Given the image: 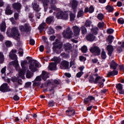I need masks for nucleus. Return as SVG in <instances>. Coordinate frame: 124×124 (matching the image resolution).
<instances>
[{"label": "nucleus", "instance_id": "nucleus-1", "mask_svg": "<svg viewBox=\"0 0 124 124\" xmlns=\"http://www.w3.org/2000/svg\"><path fill=\"white\" fill-rule=\"evenodd\" d=\"M56 2L57 1L56 0H51V5L50 10H49V13H52V12H53V10L54 11L56 10L57 13L56 14V17L57 19H63V20H67V19H68V11L63 12L62 10H61V9H57L55 5H54Z\"/></svg>", "mask_w": 124, "mask_h": 124}, {"label": "nucleus", "instance_id": "nucleus-2", "mask_svg": "<svg viewBox=\"0 0 124 124\" xmlns=\"http://www.w3.org/2000/svg\"><path fill=\"white\" fill-rule=\"evenodd\" d=\"M10 65H14L15 66L16 70L17 71H19L18 75L19 77L21 78H24V76H25V73H26V71H27V65H28V61L26 60H24L23 61H21V66L22 68V70H20V65H19V62H18V60L16 61H13L10 62Z\"/></svg>", "mask_w": 124, "mask_h": 124}, {"label": "nucleus", "instance_id": "nucleus-3", "mask_svg": "<svg viewBox=\"0 0 124 124\" xmlns=\"http://www.w3.org/2000/svg\"><path fill=\"white\" fill-rule=\"evenodd\" d=\"M6 33L9 37H14L16 40L20 41V33H19L18 29L16 27L13 28L10 33L7 31Z\"/></svg>", "mask_w": 124, "mask_h": 124}, {"label": "nucleus", "instance_id": "nucleus-4", "mask_svg": "<svg viewBox=\"0 0 124 124\" xmlns=\"http://www.w3.org/2000/svg\"><path fill=\"white\" fill-rule=\"evenodd\" d=\"M53 51L56 52L57 54H59L62 52V43L59 41V40H56L55 43L54 44Z\"/></svg>", "mask_w": 124, "mask_h": 124}, {"label": "nucleus", "instance_id": "nucleus-5", "mask_svg": "<svg viewBox=\"0 0 124 124\" xmlns=\"http://www.w3.org/2000/svg\"><path fill=\"white\" fill-rule=\"evenodd\" d=\"M36 67H39V63L35 60H31L30 61L29 69L32 72H35L37 70Z\"/></svg>", "mask_w": 124, "mask_h": 124}, {"label": "nucleus", "instance_id": "nucleus-6", "mask_svg": "<svg viewBox=\"0 0 124 124\" xmlns=\"http://www.w3.org/2000/svg\"><path fill=\"white\" fill-rule=\"evenodd\" d=\"M91 32L93 34L90 33L86 37V39L88 41H93L94 40V38H95V36H94V35H96V34H97V31H96L94 29H93L91 30Z\"/></svg>", "mask_w": 124, "mask_h": 124}, {"label": "nucleus", "instance_id": "nucleus-7", "mask_svg": "<svg viewBox=\"0 0 124 124\" xmlns=\"http://www.w3.org/2000/svg\"><path fill=\"white\" fill-rule=\"evenodd\" d=\"M62 35L64 38H71L73 36V32L70 30V28L68 27L66 30L63 31Z\"/></svg>", "mask_w": 124, "mask_h": 124}, {"label": "nucleus", "instance_id": "nucleus-8", "mask_svg": "<svg viewBox=\"0 0 124 124\" xmlns=\"http://www.w3.org/2000/svg\"><path fill=\"white\" fill-rule=\"evenodd\" d=\"M105 82V79L103 78L102 77L97 76L95 78L94 83L98 84L100 88H102L104 86V83Z\"/></svg>", "mask_w": 124, "mask_h": 124}, {"label": "nucleus", "instance_id": "nucleus-9", "mask_svg": "<svg viewBox=\"0 0 124 124\" xmlns=\"http://www.w3.org/2000/svg\"><path fill=\"white\" fill-rule=\"evenodd\" d=\"M90 52L95 55V56H98L100 55L101 50L99 47L97 46H92L90 49Z\"/></svg>", "mask_w": 124, "mask_h": 124}, {"label": "nucleus", "instance_id": "nucleus-10", "mask_svg": "<svg viewBox=\"0 0 124 124\" xmlns=\"http://www.w3.org/2000/svg\"><path fill=\"white\" fill-rule=\"evenodd\" d=\"M0 91L2 93H7V92H10L11 90L7 83H3L0 87Z\"/></svg>", "mask_w": 124, "mask_h": 124}, {"label": "nucleus", "instance_id": "nucleus-11", "mask_svg": "<svg viewBox=\"0 0 124 124\" xmlns=\"http://www.w3.org/2000/svg\"><path fill=\"white\" fill-rule=\"evenodd\" d=\"M72 29L75 36H78L80 35V31H81L80 28L78 27V26H75L73 27Z\"/></svg>", "mask_w": 124, "mask_h": 124}, {"label": "nucleus", "instance_id": "nucleus-12", "mask_svg": "<svg viewBox=\"0 0 124 124\" xmlns=\"http://www.w3.org/2000/svg\"><path fill=\"white\" fill-rule=\"evenodd\" d=\"M16 53H17L16 49H13L10 52L9 57L12 60H17V55L15 54Z\"/></svg>", "mask_w": 124, "mask_h": 124}, {"label": "nucleus", "instance_id": "nucleus-13", "mask_svg": "<svg viewBox=\"0 0 124 124\" xmlns=\"http://www.w3.org/2000/svg\"><path fill=\"white\" fill-rule=\"evenodd\" d=\"M107 50L108 52V56L111 57L113 52H114V46L111 45H108L107 46Z\"/></svg>", "mask_w": 124, "mask_h": 124}, {"label": "nucleus", "instance_id": "nucleus-14", "mask_svg": "<svg viewBox=\"0 0 124 124\" xmlns=\"http://www.w3.org/2000/svg\"><path fill=\"white\" fill-rule=\"evenodd\" d=\"M64 46L66 52H68V53L72 52V45L70 43H66Z\"/></svg>", "mask_w": 124, "mask_h": 124}, {"label": "nucleus", "instance_id": "nucleus-15", "mask_svg": "<svg viewBox=\"0 0 124 124\" xmlns=\"http://www.w3.org/2000/svg\"><path fill=\"white\" fill-rule=\"evenodd\" d=\"M68 66H69V62L67 61H63L61 62L60 67L62 69H67V68H68Z\"/></svg>", "mask_w": 124, "mask_h": 124}, {"label": "nucleus", "instance_id": "nucleus-16", "mask_svg": "<svg viewBox=\"0 0 124 124\" xmlns=\"http://www.w3.org/2000/svg\"><path fill=\"white\" fill-rule=\"evenodd\" d=\"M33 5V9L35 11H39L40 9H39V5H38V3H37V1L36 0H34L32 3Z\"/></svg>", "mask_w": 124, "mask_h": 124}, {"label": "nucleus", "instance_id": "nucleus-17", "mask_svg": "<svg viewBox=\"0 0 124 124\" xmlns=\"http://www.w3.org/2000/svg\"><path fill=\"white\" fill-rule=\"evenodd\" d=\"M13 13V11L11 10V7L10 4L7 5L5 10V14L7 15H11Z\"/></svg>", "mask_w": 124, "mask_h": 124}, {"label": "nucleus", "instance_id": "nucleus-18", "mask_svg": "<svg viewBox=\"0 0 124 124\" xmlns=\"http://www.w3.org/2000/svg\"><path fill=\"white\" fill-rule=\"evenodd\" d=\"M12 7H13L14 9H16V10H20L21 7H22V5L20 3H14L12 4Z\"/></svg>", "mask_w": 124, "mask_h": 124}, {"label": "nucleus", "instance_id": "nucleus-19", "mask_svg": "<svg viewBox=\"0 0 124 124\" xmlns=\"http://www.w3.org/2000/svg\"><path fill=\"white\" fill-rule=\"evenodd\" d=\"M66 114L69 117H72L75 115V110L73 109L67 110L66 111Z\"/></svg>", "mask_w": 124, "mask_h": 124}, {"label": "nucleus", "instance_id": "nucleus-20", "mask_svg": "<svg viewBox=\"0 0 124 124\" xmlns=\"http://www.w3.org/2000/svg\"><path fill=\"white\" fill-rule=\"evenodd\" d=\"M41 77L44 81H46L47 78H49V73L43 71L41 75Z\"/></svg>", "mask_w": 124, "mask_h": 124}, {"label": "nucleus", "instance_id": "nucleus-21", "mask_svg": "<svg viewBox=\"0 0 124 124\" xmlns=\"http://www.w3.org/2000/svg\"><path fill=\"white\" fill-rule=\"evenodd\" d=\"M70 3L72 5V8L75 9L78 6V1L76 0H71Z\"/></svg>", "mask_w": 124, "mask_h": 124}, {"label": "nucleus", "instance_id": "nucleus-22", "mask_svg": "<svg viewBox=\"0 0 124 124\" xmlns=\"http://www.w3.org/2000/svg\"><path fill=\"white\" fill-rule=\"evenodd\" d=\"M94 11V9L93 8V6H91L89 8L86 7L85 8L84 12L85 13H87L88 12H89V13H93Z\"/></svg>", "mask_w": 124, "mask_h": 124}, {"label": "nucleus", "instance_id": "nucleus-23", "mask_svg": "<svg viewBox=\"0 0 124 124\" xmlns=\"http://www.w3.org/2000/svg\"><path fill=\"white\" fill-rule=\"evenodd\" d=\"M0 31H3V32H4V31H5L6 30V24H5V22H3L0 25Z\"/></svg>", "mask_w": 124, "mask_h": 124}, {"label": "nucleus", "instance_id": "nucleus-24", "mask_svg": "<svg viewBox=\"0 0 124 124\" xmlns=\"http://www.w3.org/2000/svg\"><path fill=\"white\" fill-rule=\"evenodd\" d=\"M57 67V64L56 63L51 62L50 63L48 66V69L49 70H55Z\"/></svg>", "mask_w": 124, "mask_h": 124}, {"label": "nucleus", "instance_id": "nucleus-25", "mask_svg": "<svg viewBox=\"0 0 124 124\" xmlns=\"http://www.w3.org/2000/svg\"><path fill=\"white\" fill-rule=\"evenodd\" d=\"M118 73H119V72L116 70L108 72L107 74V77H110V76H115V75H118Z\"/></svg>", "mask_w": 124, "mask_h": 124}, {"label": "nucleus", "instance_id": "nucleus-26", "mask_svg": "<svg viewBox=\"0 0 124 124\" xmlns=\"http://www.w3.org/2000/svg\"><path fill=\"white\" fill-rule=\"evenodd\" d=\"M110 68L111 69H117V66H118V64L115 62L114 61H112L110 64Z\"/></svg>", "mask_w": 124, "mask_h": 124}, {"label": "nucleus", "instance_id": "nucleus-27", "mask_svg": "<svg viewBox=\"0 0 124 124\" xmlns=\"http://www.w3.org/2000/svg\"><path fill=\"white\" fill-rule=\"evenodd\" d=\"M107 41L108 42V44H111L113 41H114V37L111 35H109L108 37Z\"/></svg>", "mask_w": 124, "mask_h": 124}, {"label": "nucleus", "instance_id": "nucleus-28", "mask_svg": "<svg viewBox=\"0 0 124 124\" xmlns=\"http://www.w3.org/2000/svg\"><path fill=\"white\" fill-rule=\"evenodd\" d=\"M54 20V16H49L46 19V22L47 24H51Z\"/></svg>", "mask_w": 124, "mask_h": 124}, {"label": "nucleus", "instance_id": "nucleus-29", "mask_svg": "<svg viewBox=\"0 0 124 124\" xmlns=\"http://www.w3.org/2000/svg\"><path fill=\"white\" fill-rule=\"evenodd\" d=\"M24 27L25 28L26 31H31V27L30 25L28 23H25L24 24Z\"/></svg>", "mask_w": 124, "mask_h": 124}, {"label": "nucleus", "instance_id": "nucleus-30", "mask_svg": "<svg viewBox=\"0 0 124 124\" xmlns=\"http://www.w3.org/2000/svg\"><path fill=\"white\" fill-rule=\"evenodd\" d=\"M4 62V55L2 52H0V63H3Z\"/></svg>", "mask_w": 124, "mask_h": 124}, {"label": "nucleus", "instance_id": "nucleus-31", "mask_svg": "<svg viewBox=\"0 0 124 124\" xmlns=\"http://www.w3.org/2000/svg\"><path fill=\"white\" fill-rule=\"evenodd\" d=\"M46 25L45 23H42L39 26V30H40V32H42V31H43V29H44V27Z\"/></svg>", "mask_w": 124, "mask_h": 124}, {"label": "nucleus", "instance_id": "nucleus-32", "mask_svg": "<svg viewBox=\"0 0 124 124\" xmlns=\"http://www.w3.org/2000/svg\"><path fill=\"white\" fill-rule=\"evenodd\" d=\"M41 79H42V78H41V75L40 76H38L34 80V85H39L37 84L36 82H40L41 81Z\"/></svg>", "mask_w": 124, "mask_h": 124}, {"label": "nucleus", "instance_id": "nucleus-33", "mask_svg": "<svg viewBox=\"0 0 124 124\" xmlns=\"http://www.w3.org/2000/svg\"><path fill=\"white\" fill-rule=\"evenodd\" d=\"M101 57L103 60H105V59L107 58V56L106 55V52H105V51L103 50L102 51L101 54Z\"/></svg>", "mask_w": 124, "mask_h": 124}, {"label": "nucleus", "instance_id": "nucleus-34", "mask_svg": "<svg viewBox=\"0 0 124 124\" xmlns=\"http://www.w3.org/2000/svg\"><path fill=\"white\" fill-rule=\"evenodd\" d=\"M81 32L82 33V34H87V28H86V27H85L84 26H82L81 27Z\"/></svg>", "mask_w": 124, "mask_h": 124}, {"label": "nucleus", "instance_id": "nucleus-35", "mask_svg": "<svg viewBox=\"0 0 124 124\" xmlns=\"http://www.w3.org/2000/svg\"><path fill=\"white\" fill-rule=\"evenodd\" d=\"M97 18L98 20H100V21H102V20H103L104 18V16L102 14H99L97 16Z\"/></svg>", "mask_w": 124, "mask_h": 124}, {"label": "nucleus", "instance_id": "nucleus-36", "mask_svg": "<svg viewBox=\"0 0 124 124\" xmlns=\"http://www.w3.org/2000/svg\"><path fill=\"white\" fill-rule=\"evenodd\" d=\"M5 44L7 47H11L12 46V43L10 41H6Z\"/></svg>", "mask_w": 124, "mask_h": 124}, {"label": "nucleus", "instance_id": "nucleus-37", "mask_svg": "<svg viewBox=\"0 0 124 124\" xmlns=\"http://www.w3.org/2000/svg\"><path fill=\"white\" fill-rule=\"evenodd\" d=\"M87 51H88V47H87V46H84L81 47V51L82 53H87Z\"/></svg>", "mask_w": 124, "mask_h": 124}, {"label": "nucleus", "instance_id": "nucleus-38", "mask_svg": "<svg viewBox=\"0 0 124 124\" xmlns=\"http://www.w3.org/2000/svg\"><path fill=\"white\" fill-rule=\"evenodd\" d=\"M116 87L118 91L120 90H123V85H122L121 83L117 84Z\"/></svg>", "mask_w": 124, "mask_h": 124}, {"label": "nucleus", "instance_id": "nucleus-39", "mask_svg": "<svg viewBox=\"0 0 124 124\" xmlns=\"http://www.w3.org/2000/svg\"><path fill=\"white\" fill-rule=\"evenodd\" d=\"M52 61L53 62H54V63H56L57 64V63H58V62H60V59H59L58 57H54L53 59H52Z\"/></svg>", "mask_w": 124, "mask_h": 124}, {"label": "nucleus", "instance_id": "nucleus-40", "mask_svg": "<svg viewBox=\"0 0 124 124\" xmlns=\"http://www.w3.org/2000/svg\"><path fill=\"white\" fill-rule=\"evenodd\" d=\"M84 14V11L83 10H80L78 12L77 17L78 18H80V17H82L83 15Z\"/></svg>", "mask_w": 124, "mask_h": 124}, {"label": "nucleus", "instance_id": "nucleus-41", "mask_svg": "<svg viewBox=\"0 0 124 124\" xmlns=\"http://www.w3.org/2000/svg\"><path fill=\"white\" fill-rule=\"evenodd\" d=\"M118 23L120 25H124V19L123 18H120L117 20Z\"/></svg>", "mask_w": 124, "mask_h": 124}, {"label": "nucleus", "instance_id": "nucleus-42", "mask_svg": "<svg viewBox=\"0 0 124 124\" xmlns=\"http://www.w3.org/2000/svg\"><path fill=\"white\" fill-rule=\"evenodd\" d=\"M106 9L109 12H112V11H113V10H114V8H113V7H112L111 6H107Z\"/></svg>", "mask_w": 124, "mask_h": 124}, {"label": "nucleus", "instance_id": "nucleus-43", "mask_svg": "<svg viewBox=\"0 0 124 124\" xmlns=\"http://www.w3.org/2000/svg\"><path fill=\"white\" fill-rule=\"evenodd\" d=\"M32 76V75L31 74V73L30 71V70H28L27 71V74H26V77L27 78H31Z\"/></svg>", "mask_w": 124, "mask_h": 124}, {"label": "nucleus", "instance_id": "nucleus-44", "mask_svg": "<svg viewBox=\"0 0 124 124\" xmlns=\"http://www.w3.org/2000/svg\"><path fill=\"white\" fill-rule=\"evenodd\" d=\"M92 24V21L91 20H86L85 23V27H90Z\"/></svg>", "mask_w": 124, "mask_h": 124}, {"label": "nucleus", "instance_id": "nucleus-45", "mask_svg": "<svg viewBox=\"0 0 124 124\" xmlns=\"http://www.w3.org/2000/svg\"><path fill=\"white\" fill-rule=\"evenodd\" d=\"M70 20L71 21H74L75 19V15L72 14V13H71L70 14Z\"/></svg>", "mask_w": 124, "mask_h": 124}, {"label": "nucleus", "instance_id": "nucleus-46", "mask_svg": "<svg viewBox=\"0 0 124 124\" xmlns=\"http://www.w3.org/2000/svg\"><path fill=\"white\" fill-rule=\"evenodd\" d=\"M19 30L22 32L26 31V29L25 28V25H21L19 26Z\"/></svg>", "mask_w": 124, "mask_h": 124}, {"label": "nucleus", "instance_id": "nucleus-47", "mask_svg": "<svg viewBox=\"0 0 124 124\" xmlns=\"http://www.w3.org/2000/svg\"><path fill=\"white\" fill-rule=\"evenodd\" d=\"M48 34H54L55 33V31H54V29L50 28L49 29V31H48Z\"/></svg>", "mask_w": 124, "mask_h": 124}, {"label": "nucleus", "instance_id": "nucleus-48", "mask_svg": "<svg viewBox=\"0 0 124 124\" xmlns=\"http://www.w3.org/2000/svg\"><path fill=\"white\" fill-rule=\"evenodd\" d=\"M43 3L44 4V6H47L48 4H49V0H44L43 1Z\"/></svg>", "mask_w": 124, "mask_h": 124}, {"label": "nucleus", "instance_id": "nucleus-49", "mask_svg": "<svg viewBox=\"0 0 124 124\" xmlns=\"http://www.w3.org/2000/svg\"><path fill=\"white\" fill-rule=\"evenodd\" d=\"M82 74H84V72H79L77 74L76 76H77V78H80V77H81V76H82Z\"/></svg>", "mask_w": 124, "mask_h": 124}, {"label": "nucleus", "instance_id": "nucleus-50", "mask_svg": "<svg viewBox=\"0 0 124 124\" xmlns=\"http://www.w3.org/2000/svg\"><path fill=\"white\" fill-rule=\"evenodd\" d=\"M107 33H108V34H111V33L114 32V30L112 29H109L107 30Z\"/></svg>", "mask_w": 124, "mask_h": 124}, {"label": "nucleus", "instance_id": "nucleus-51", "mask_svg": "<svg viewBox=\"0 0 124 124\" xmlns=\"http://www.w3.org/2000/svg\"><path fill=\"white\" fill-rule=\"evenodd\" d=\"M94 81H95V80H94V78H93V77L91 76L90 78V79H89L90 82V83H93V82H94Z\"/></svg>", "mask_w": 124, "mask_h": 124}, {"label": "nucleus", "instance_id": "nucleus-52", "mask_svg": "<svg viewBox=\"0 0 124 124\" xmlns=\"http://www.w3.org/2000/svg\"><path fill=\"white\" fill-rule=\"evenodd\" d=\"M98 28H103L104 27V22H99L98 24Z\"/></svg>", "mask_w": 124, "mask_h": 124}, {"label": "nucleus", "instance_id": "nucleus-53", "mask_svg": "<svg viewBox=\"0 0 124 124\" xmlns=\"http://www.w3.org/2000/svg\"><path fill=\"white\" fill-rule=\"evenodd\" d=\"M23 49L20 48L19 51V55L20 57H23Z\"/></svg>", "mask_w": 124, "mask_h": 124}, {"label": "nucleus", "instance_id": "nucleus-54", "mask_svg": "<svg viewBox=\"0 0 124 124\" xmlns=\"http://www.w3.org/2000/svg\"><path fill=\"white\" fill-rule=\"evenodd\" d=\"M55 106V104L54 103L53 101L49 102L48 106H49V107H53V106Z\"/></svg>", "mask_w": 124, "mask_h": 124}, {"label": "nucleus", "instance_id": "nucleus-55", "mask_svg": "<svg viewBox=\"0 0 124 124\" xmlns=\"http://www.w3.org/2000/svg\"><path fill=\"white\" fill-rule=\"evenodd\" d=\"M29 43L31 45H33L34 44H35V42L33 39H30L29 41Z\"/></svg>", "mask_w": 124, "mask_h": 124}, {"label": "nucleus", "instance_id": "nucleus-56", "mask_svg": "<svg viewBox=\"0 0 124 124\" xmlns=\"http://www.w3.org/2000/svg\"><path fill=\"white\" fill-rule=\"evenodd\" d=\"M19 17V14L18 13H15L14 14V18L15 20H17Z\"/></svg>", "mask_w": 124, "mask_h": 124}, {"label": "nucleus", "instance_id": "nucleus-57", "mask_svg": "<svg viewBox=\"0 0 124 124\" xmlns=\"http://www.w3.org/2000/svg\"><path fill=\"white\" fill-rule=\"evenodd\" d=\"M79 60L80 62H85L86 61V58L84 56H80Z\"/></svg>", "mask_w": 124, "mask_h": 124}, {"label": "nucleus", "instance_id": "nucleus-58", "mask_svg": "<svg viewBox=\"0 0 124 124\" xmlns=\"http://www.w3.org/2000/svg\"><path fill=\"white\" fill-rule=\"evenodd\" d=\"M31 82H27L25 84V88H29V87H31Z\"/></svg>", "mask_w": 124, "mask_h": 124}, {"label": "nucleus", "instance_id": "nucleus-59", "mask_svg": "<svg viewBox=\"0 0 124 124\" xmlns=\"http://www.w3.org/2000/svg\"><path fill=\"white\" fill-rule=\"evenodd\" d=\"M5 71H6V66H5L1 70V73L2 74H4V73H5Z\"/></svg>", "mask_w": 124, "mask_h": 124}, {"label": "nucleus", "instance_id": "nucleus-60", "mask_svg": "<svg viewBox=\"0 0 124 124\" xmlns=\"http://www.w3.org/2000/svg\"><path fill=\"white\" fill-rule=\"evenodd\" d=\"M40 52H43L44 51V46H41L39 47Z\"/></svg>", "mask_w": 124, "mask_h": 124}, {"label": "nucleus", "instance_id": "nucleus-61", "mask_svg": "<svg viewBox=\"0 0 124 124\" xmlns=\"http://www.w3.org/2000/svg\"><path fill=\"white\" fill-rule=\"evenodd\" d=\"M89 102L92 101V100H94V97L93 96H88Z\"/></svg>", "mask_w": 124, "mask_h": 124}, {"label": "nucleus", "instance_id": "nucleus-62", "mask_svg": "<svg viewBox=\"0 0 124 124\" xmlns=\"http://www.w3.org/2000/svg\"><path fill=\"white\" fill-rule=\"evenodd\" d=\"M89 99V97L84 99V103H85V104H87L88 102H90V101Z\"/></svg>", "mask_w": 124, "mask_h": 124}, {"label": "nucleus", "instance_id": "nucleus-63", "mask_svg": "<svg viewBox=\"0 0 124 124\" xmlns=\"http://www.w3.org/2000/svg\"><path fill=\"white\" fill-rule=\"evenodd\" d=\"M14 100H19L20 99V97L18 95H16L14 96Z\"/></svg>", "mask_w": 124, "mask_h": 124}, {"label": "nucleus", "instance_id": "nucleus-64", "mask_svg": "<svg viewBox=\"0 0 124 124\" xmlns=\"http://www.w3.org/2000/svg\"><path fill=\"white\" fill-rule=\"evenodd\" d=\"M29 18H30L31 21H33V20H32V18H33V15H32V14L31 13L29 14Z\"/></svg>", "mask_w": 124, "mask_h": 124}]
</instances>
